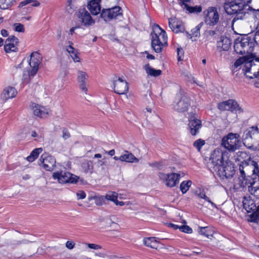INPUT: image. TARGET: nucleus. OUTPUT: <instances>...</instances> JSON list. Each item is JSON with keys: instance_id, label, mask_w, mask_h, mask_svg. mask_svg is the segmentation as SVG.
Wrapping results in <instances>:
<instances>
[{"instance_id": "37", "label": "nucleus", "mask_w": 259, "mask_h": 259, "mask_svg": "<svg viewBox=\"0 0 259 259\" xmlns=\"http://www.w3.org/2000/svg\"><path fill=\"white\" fill-rule=\"evenodd\" d=\"M251 60L253 62L252 63V71H253V75L257 74L259 72V57H256L253 54L251 55Z\"/></svg>"}, {"instance_id": "33", "label": "nucleus", "mask_w": 259, "mask_h": 259, "mask_svg": "<svg viewBox=\"0 0 259 259\" xmlns=\"http://www.w3.org/2000/svg\"><path fill=\"white\" fill-rule=\"evenodd\" d=\"M40 5L39 2L36 0H25L20 3L18 8H21L27 6L26 9L31 8V7H38Z\"/></svg>"}, {"instance_id": "64", "label": "nucleus", "mask_w": 259, "mask_h": 259, "mask_svg": "<svg viewBox=\"0 0 259 259\" xmlns=\"http://www.w3.org/2000/svg\"><path fill=\"white\" fill-rule=\"evenodd\" d=\"M1 34L4 37H7L8 36L9 33L7 30H6V29H2L1 30Z\"/></svg>"}, {"instance_id": "14", "label": "nucleus", "mask_w": 259, "mask_h": 259, "mask_svg": "<svg viewBox=\"0 0 259 259\" xmlns=\"http://www.w3.org/2000/svg\"><path fill=\"white\" fill-rule=\"evenodd\" d=\"M114 91L119 95L126 94L128 91V84L123 77H115L113 80Z\"/></svg>"}, {"instance_id": "35", "label": "nucleus", "mask_w": 259, "mask_h": 259, "mask_svg": "<svg viewBox=\"0 0 259 259\" xmlns=\"http://www.w3.org/2000/svg\"><path fill=\"white\" fill-rule=\"evenodd\" d=\"M81 167L85 173L92 174L94 166L91 161L85 160L81 163Z\"/></svg>"}, {"instance_id": "7", "label": "nucleus", "mask_w": 259, "mask_h": 259, "mask_svg": "<svg viewBox=\"0 0 259 259\" xmlns=\"http://www.w3.org/2000/svg\"><path fill=\"white\" fill-rule=\"evenodd\" d=\"M239 165L240 174L257 176L258 163L251 157L246 161H242Z\"/></svg>"}, {"instance_id": "15", "label": "nucleus", "mask_w": 259, "mask_h": 259, "mask_svg": "<svg viewBox=\"0 0 259 259\" xmlns=\"http://www.w3.org/2000/svg\"><path fill=\"white\" fill-rule=\"evenodd\" d=\"M76 16L82 26L88 27L95 23V21L85 8H80L78 10Z\"/></svg>"}, {"instance_id": "19", "label": "nucleus", "mask_w": 259, "mask_h": 259, "mask_svg": "<svg viewBox=\"0 0 259 259\" xmlns=\"http://www.w3.org/2000/svg\"><path fill=\"white\" fill-rule=\"evenodd\" d=\"M202 127L201 121L195 116H191L189 119L188 130L189 133L193 136H196Z\"/></svg>"}, {"instance_id": "11", "label": "nucleus", "mask_w": 259, "mask_h": 259, "mask_svg": "<svg viewBox=\"0 0 259 259\" xmlns=\"http://www.w3.org/2000/svg\"><path fill=\"white\" fill-rule=\"evenodd\" d=\"M54 179H57L60 183L76 184L79 177L67 171L56 172L53 175Z\"/></svg>"}, {"instance_id": "25", "label": "nucleus", "mask_w": 259, "mask_h": 259, "mask_svg": "<svg viewBox=\"0 0 259 259\" xmlns=\"http://www.w3.org/2000/svg\"><path fill=\"white\" fill-rule=\"evenodd\" d=\"M101 0H90L88 2L87 8L93 15H97L101 14Z\"/></svg>"}, {"instance_id": "54", "label": "nucleus", "mask_w": 259, "mask_h": 259, "mask_svg": "<svg viewBox=\"0 0 259 259\" xmlns=\"http://www.w3.org/2000/svg\"><path fill=\"white\" fill-rule=\"evenodd\" d=\"M62 133H63L62 138L64 140H67L70 137V134L67 128H63L62 130Z\"/></svg>"}, {"instance_id": "28", "label": "nucleus", "mask_w": 259, "mask_h": 259, "mask_svg": "<svg viewBox=\"0 0 259 259\" xmlns=\"http://www.w3.org/2000/svg\"><path fill=\"white\" fill-rule=\"evenodd\" d=\"M32 109L34 115L40 118H45L49 114L48 109L38 104H34L32 106Z\"/></svg>"}, {"instance_id": "58", "label": "nucleus", "mask_w": 259, "mask_h": 259, "mask_svg": "<svg viewBox=\"0 0 259 259\" xmlns=\"http://www.w3.org/2000/svg\"><path fill=\"white\" fill-rule=\"evenodd\" d=\"M203 199L205 200L206 201L208 202V203H209L211 205V206L213 207V208H217V205L214 203L213 202H212L210 200V199L206 196L205 195Z\"/></svg>"}, {"instance_id": "38", "label": "nucleus", "mask_w": 259, "mask_h": 259, "mask_svg": "<svg viewBox=\"0 0 259 259\" xmlns=\"http://www.w3.org/2000/svg\"><path fill=\"white\" fill-rule=\"evenodd\" d=\"M234 157L236 161H240V163H241L242 161H246V159H249L250 157L247 152L242 151H239L236 153Z\"/></svg>"}, {"instance_id": "23", "label": "nucleus", "mask_w": 259, "mask_h": 259, "mask_svg": "<svg viewBox=\"0 0 259 259\" xmlns=\"http://www.w3.org/2000/svg\"><path fill=\"white\" fill-rule=\"evenodd\" d=\"M173 105L176 111L179 112L186 111L190 105L189 99L185 96H183L180 98H179L178 101H175Z\"/></svg>"}, {"instance_id": "4", "label": "nucleus", "mask_w": 259, "mask_h": 259, "mask_svg": "<svg viewBox=\"0 0 259 259\" xmlns=\"http://www.w3.org/2000/svg\"><path fill=\"white\" fill-rule=\"evenodd\" d=\"M243 142L244 145L248 144L249 148L259 150V123L248 127L243 134Z\"/></svg>"}, {"instance_id": "39", "label": "nucleus", "mask_w": 259, "mask_h": 259, "mask_svg": "<svg viewBox=\"0 0 259 259\" xmlns=\"http://www.w3.org/2000/svg\"><path fill=\"white\" fill-rule=\"evenodd\" d=\"M146 73L152 76L157 77L161 74V71L159 69H155L151 66H147L145 67Z\"/></svg>"}, {"instance_id": "48", "label": "nucleus", "mask_w": 259, "mask_h": 259, "mask_svg": "<svg viewBox=\"0 0 259 259\" xmlns=\"http://www.w3.org/2000/svg\"><path fill=\"white\" fill-rule=\"evenodd\" d=\"M205 141L199 139L195 141L193 143V146L195 147L198 151H200L202 147L205 144Z\"/></svg>"}, {"instance_id": "16", "label": "nucleus", "mask_w": 259, "mask_h": 259, "mask_svg": "<svg viewBox=\"0 0 259 259\" xmlns=\"http://www.w3.org/2000/svg\"><path fill=\"white\" fill-rule=\"evenodd\" d=\"M159 179L163 181L165 185L168 187H174L179 182L180 174L172 172L166 174L163 172H159L158 174Z\"/></svg>"}, {"instance_id": "36", "label": "nucleus", "mask_w": 259, "mask_h": 259, "mask_svg": "<svg viewBox=\"0 0 259 259\" xmlns=\"http://www.w3.org/2000/svg\"><path fill=\"white\" fill-rule=\"evenodd\" d=\"M42 151V148H41L34 149L31 151L30 155L27 157V160L30 162L34 161Z\"/></svg>"}, {"instance_id": "21", "label": "nucleus", "mask_w": 259, "mask_h": 259, "mask_svg": "<svg viewBox=\"0 0 259 259\" xmlns=\"http://www.w3.org/2000/svg\"><path fill=\"white\" fill-rule=\"evenodd\" d=\"M89 75L88 73L83 71L78 70L77 72V81L79 89L85 94L88 92V80Z\"/></svg>"}, {"instance_id": "49", "label": "nucleus", "mask_w": 259, "mask_h": 259, "mask_svg": "<svg viewBox=\"0 0 259 259\" xmlns=\"http://www.w3.org/2000/svg\"><path fill=\"white\" fill-rule=\"evenodd\" d=\"M13 29L18 32H24L25 31L24 26L21 23H14L13 25Z\"/></svg>"}, {"instance_id": "20", "label": "nucleus", "mask_w": 259, "mask_h": 259, "mask_svg": "<svg viewBox=\"0 0 259 259\" xmlns=\"http://www.w3.org/2000/svg\"><path fill=\"white\" fill-rule=\"evenodd\" d=\"M238 180L240 187L245 190H248L257 181L256 177L243 174H240Z\"/></svg>"}, {"instance_id": "10", "label": "nucleus", "mask_w": 259, "mask_h": 259, "mask_svg": "<svg viewBox=\"0 0 259 259\" xmlns=\"http://www.w3.org/2000/svg\"><path fill=\"white\" fill-rule=\"evenodd\" d=\"M100 17L105 21H110L112 19H117L122 17V11L119 6L109 9H104L101 11Z\"/></svg>"}, {"instance_id": "62", "label": "nucleus", "mask_w": 259, "mask_h": 259, "mask_svg": "<svg viewBox=\"0 0 259 259\" xmlns=\"http://www.w3.org/2000/svg\"><path fill=\"white\" fill-rule=\"evenodd\" d=\"M231 3H234V4H237V5H239L241 6H243L244 7V4H245V2H244L243 0H233Z\"/></svg>"}, {"instance_id": "13", "label": "nucleus", "mask_w": 259, "mask_h": 259, "mask_svg": "<svg viewBox=\"0 0 259 259\" xmlns=\"http://www.w3.org/2000/svg\"><path fill=\"white\" fill-rule=\"evenodd\" d=\"M217 106L221 111H235L237 113L243 112L242 109L238 103L233 99H229L227 101L220 102L218 104Z\"/></svg>"}, {"instance_id": "31", "label": "nucleus", "mask_w": 259, "mask_h": 259, "mask_svg": "<svg viewBox=\"0 0 259 259\" xmlns=\"http://www.w3.org/2000/svg\"><path fill=\"white\" fill-rule=\"evenodd\" d=\"M143 243L147 247L157 249L159 247V242L155 237H147L143 239Z\"/></svg>"}, {"instance_id": "56", "label": "nucleus", "mask_w": 259, "mask_h": 259, "mask_svg": "<svg viewBox=\"0 0 259 259\" xmlns=\"http://www.w3.org/2000/svg\"><path fill=\"white\" fill-rule=\"evenodd\" d=\"M178 60L179 61L182 60L184 56V51L182 48L177 49Z\"/></svg>"}, {"instance_id": "6", "label": "nucleus", "mask_w": 259, "mask_h": 259, "mask_svg": "<svg viewBox=\"0 0 259 259\" xmlns=\"http://www.w3.org/2000/svg\"><path fill=\"white\" fill-rule=\"evenodd\" d=\"M237 134L230 133L222 140L221 145L230 152H234L241 146Z\"/></svg>"}, {"instance_id": "32", "label": "nucleus", "mask_w": 259, "mask_h": 259, "mask_svg": "<svg viewBox=\"0 0 259 259\" xmlns=\"http://www.w3.org/2000/svg\"><path fill=\"white\" fill-rule=\"evenodd\" d=\"M121 156V161L122 162H138L139 159L136 158L132 153L125 151L124 154H122Z\"/></svg>"}, {"instance_id": "8", "label": "nucleus", "mask_w": 259, "mask_h": 259, "mask_svg": "<svg viewBox=\"0 0 259 259\" xmlns=\"http://www.w3.org/2000/svg\"><path fill=\"white\" fill-rule=\"evenodd\" d=\"M220 14L215 7H209L203 11V18L205 24L209 26L216 25L220 21Z\"/></svg>"}, {"instance_id": "45", "label": "nucleus", "mask_w": 259, "mask_h": 259, "mask_svg": "<svg viewBox=\"0 0 259 259\" xmlns=\"http://www.w3.org/2000/svg\"><path fill=\"white\" fill-rule=\"evenodd\" d=\"M77 0H68V5L66 7V10L69 13H72L75 9L77 8L75 2Z\"/></svg>"}, {"instance_id": "53", "label": "nucleus", "mask_w": 259, "mask_h": 259, "mask_svg": "<svg viewBox=\"0 0 259 259\" xmlns=\"http://www.w3.org/2000/svg\"><path fill=\"white\" fill-rule=\"evenodd\" d=\"M249 9L252 12L253 17L257 19H259V8H253L252 7H249Z\"/></svg>"}, {"instance_id": "30", "label": "nucleus", "mask_w": 259, "mask_h": 259, "mask_svg": "<svg viewBox=\"0 0 259 259\" xmlns=\"http://www.w3.org/2000/svg\"><path fill=\"white\" fill-rule=\"evenodd\" d=\"M243 208L247 212H252L253 210L256 209V205L254 201L250 198L244 197L242 201Z\"/></svg>"}, {"instance_id": "60", "label": "nucleus", "mask_w": 259, "mask_h": 259, "mask_svg": "<svg viewBox=\"0 0 259 259\" xmlns=\"http://www.w3.org/2000/svg\"><path fill=\"white\" fill-rule=\"evenodd\" d=\"M247 3H252L253 6L256 8H259V0H247Z\"/></svg>"}, {"instance_id": "2", "label": "nucleus", "mask_w": 259, "mask_h": 259, "mask_svg": "<svg viewBox=\"0 0 259 259\" xmlns=\"http://www.w3.org/2000/svg\"><path fill=\"white\" fill-rule=\"evenodd\" d=\"M254 47V40L251 37L250 34L238 37L234 43V51L239 55H251Z\"/></svg>"}, {"instance_id": "57", "label": "nucleus", "mask_w": 259, "mask_h": 259, "mask_svg": "<svg viewBox=\"0 0 259 259\" xmlns=\"http://www.w3.org/2000/svg\"><path fill=\"white\" fill-rule=\"evenodd\" d=\"M76 195L78 199H82L85 198L86 197V194L83 191H80L77 192Z\"/></svg>"}, {"instance_id": "51", "label": "nucleus", "mask_w": 259, "mask_h": 259, "mask_svg": "<svg viewBox=\"0 0 259 259\" xmlns=\"http://www.w3.org/2000/svg\"><path fill=\"white\" fill-rule=\"evenodd\" d=\"M250 35L254 40V45L255 46L256 44L259 45V27L258 30L255 33H250Z\"/></svg>"}, {"instance_id": "52", "label": "nucleus", "mask_w": 259, "mask_h": 259, "mask_svg": "<svg viewBox=\"0 0 259 259\" xmlns=\"http://www.w3.org/2000/svg\"><path fill=\"white\" fill-rule=\"evenodd\" d=\"M180 230L181 232L186 233L188 234H190V233H192V228L187 225L181 226V227L180 228Z\"/></svg>"}, {"instance_id": "18", "label": "nucleus", "mask_w": 259, "mask_h": 259, "mask_svg": "<svg viewBox=\"0 0 259 259\" xmlns=\"http://www.w3.org/2000/svg\"><path fill=\"white\" fill-rule=\"evenodd\" d=\"M42 57L41 55L37 52L32 53L30 56L29 61V65L31 68L30 72L28 74L30 75L34 76L38 71V66L41 62Z\"/></svg>"}, {"instance_id": "41", "label": "nucleus", "mask_w": 259, "mask_h": 259, "mask_svg": "<svg viewBox=\"0 0 259 259\" xmlns=\"http://www.w3.org/2000/svg\"><path fill=\"white\" fill-rule=\"evenodd\" d=\"M198 232L201 235L209 238L210 236H212L211 231L208 227H199Z\"/></svg>"}, {"instance_id": "44", "label": "nucleus", "mask_w": 259, "mask_h": 259, "mask_svg": "<svg viewBox=\"0 0 259 259\" xmlns=\"http://www.w3.org/2000/svg\"><path fill=\"white\" fill-rule=\"evenodd\" d=\"M184 7L186 9V10L191 13H198L201 12L202 11V8L200 6H196L194 7H192L188 6L187 4H185Z\"/></svg>"}, {"instance_id": "1", "label": "nucleus", "mask_w": 259, "mask_h": 259, "mask_svg": "<svg viewBox=\"0 0 259 259\" xmlns=\"http://www.w3.org/2000/svg\"><path fill=\"white\" fill-rule=\"evenodd\" d=\"M151 46L156 53L161 52L163 47L167 45L166 32L159 25L155 24L151 33Z\"/></svg>"}, {"instance_id": "50", "label": "nucleus", "mask_w": 259, "mask_h": 259, "mask_svg": "<svg viewBox=\"0 0 259 259\" xmlns=\"http://www.w3.org/2000/svg\"><path fill=\"white\" fill-rule=\"evenodd\" d=\"M30 72V70L29 71H24L23 77H22V80L24 83H28L29 81V80L30 79L31 77H33V76L30 75L28 73Z\"/></svg>"}, {"instance_id": "63", "label": "nucleus", "mask_w": 259, "mask_h": 259, "mask_svg": "<svg viewBox=\"0 0 259 259\" xmlns=\"http://www.w3.org/2000/svg\"><path fill=\"white\" fill-rule=\"evenodd\" d=\"M149 165L152 167H157L158 169H161V165L159 162H154L152 163H149Z\"/></svg>"}, {"instance_id": "26", "label": "nucleus", "mask_w": 259, "mask_h": 259, "mask_svg": "<svg viewBox=\"0 0 259 259\" xmlns=\"http://www.w3.org/2000/svg\"><path fill=\"white\" fill-rule=\"evenodd\" d=\"M17 94V92L14 88L8 87L4 89L1 94V98L3 101H6L9 99L14 98Z\"/></svg>"}, {"instance_id": "40", "label": "nucleus", "mask_w": 259, "mask_h": 259, "mask_svg": "<svg viewBox=\"0 0 259 259\" xmlns=\"http://www.w3.org/2000/svg\"><path fill=\"white\" fill-rule=\"evenodd\" d=\"M15 0H0V9L7 10L12 7Z\"/></svg>"}, {"instance_id": "3", "label": "nucleus", "mask_w": 259, "mask_h": 259, "mask_svg": "<svg viewBox=\"0 0 259 259\" xmlns=\"http://www.w3.org/2000/svg\"><path fill=\"white\" fill-rule=\"evenodd\" d=\"M252 62L251 56H243L238 58L232 66L231 69L233 73L241 71V73L245 75L249 78H253L252 71Z\"/></svg>"}, {"instance_id": "42", "label": "nucleus", "mask_w": 259, "mask_h": 259, "mask_svg": "<svg viewBox=\"0 0 259 259\" xmlns=\"http://www.w3.org/2000/svg\"><path fill=\"white\" fill-rule=\"evenodd\" d=\"M191 184L192 182L190 180L182 182L180 186V189L182 193L183 194L186 193L189 189Z\"/></svg>"}, {"instance_id": "59", "label": "nucleus", "mask_w": 259, "mask_h": 259, "mask_svg": "<svg viewBox=\"0 0 259 259\" xmlns=\"http://www.w3.org/2000/svg\"><path fill=\"white\" fill-rule=\"evenodd\" d=\"M251 76H253V78H255L256 80L254 82V85L256 88H259V72L257 73V74H256L255 75H251Z\"/></svg>"}, {"instance_id": "24", "label": "nucleus", "mask_w": 259, "mask_h": 259, "mask_svg": "<svg viewBox=\"0 0 259 259\" xmlns=\"http://www.w3.org/2000/svg\"><path fill=\"white\" fill-rule=\"evenodd\" d=\"M168 25L171 30L175 33L182 32L185 28L182 22L179 21L176 18H170L168 19Z\"/></svg>"}, {"instance_id": "29", "label": "nucleus", "mask_w": 259, "mask_h": 259, "mask_svg": "<svg viewBox=\"0 0 259 259\" xmlns=\"http://www.w3.org/2000/svg\"><path fill=\"white\" fill-rule=\"evenodd\" d=\"M68 44L69 45L68 46H66L67 52L68 53L74 62H79L80 61V59L78 56L77 50L72 46L73 43L71 41H69Z\"/></svg>"}, {"instance_id": "46", "label": "nucleus", "mask_w": 259, "mask_h": 259, "mask_svg": "<svg viewBox=\"0 0 259 259\" xmlns=\"http://www.w3.org/2000/svg\"><path fill=\"white\" fill-rule=\"evenodd\" d=\"M250 219L253 222H257L259 220V205L257 206H256V209L253 210Z\"/></svg>"}, {"instance_id": "5", "label": "nucleus", "mask_w": 259, "mask_h": 259, "mask_svg": "<svg viewBox=\"0 0 259 259\" xmlns=\"http://www.w3.org/2000/svg\"><path fill=\"white\" fill-rule=\"evenodd\" d=\"M227 153L217 148L213 150L210 158V162L208 165L209 170L214 174L216 168L229 160Z\"/></svg>"}, {"instance_id": "9", "label": "nucleus", "mask_w": 259, "mask_h": 259, "mask_svg": "<svg viewBox=\"0 0 259 259\" xmlns=\"http://www.w3.org/2000/svg\"><path fill=\"white\" fill-rule=\"evenodd\" d=\"M235 169L233 164L229 160L226 163L219 166L218 168H216L214 174L218 175L221 179H230L233 177L235 174Z\"/></svg>"}, {"instance_id": "12", "label": "nucleus", "mask_w": 259, "mask_h": 259, "mask_svg": "<svg viewBox=\"0 0 259 259\" xmlns=\"http://www.w3.org/2000/svg\"><path fill=\"white\" fill-rule=\"evenodd\" d=\"M225 11L228 15H236L232 22H234L236 20L242 19L245 14L244 7L239 5L230 3L229 6L225 7Z\"/></svg>"}, {"instance_id": "47", "label": "nucleus", "mask_w": 259, "mask_h": 259, "mask_svg": "<svg viewBox=\"0 0 259 259\" xmlns=\"http://www.w3.org/2000/svg\"><path fill=\"white\" fill-rule=\"evenodd\" d=\"M105 198L106 199L112 201L115 203L117 201L118 195L114 192H109L106 195Z\"/></svg>"}, {"instance_id": "43", "label": "nucleus", "mask_w": 259, "mask_h": 259, "mask_svg": "<svg viewBox=\"0 0 259 259\" xmlns=\"http://www.w3.org/2000/svg\"><path fill=\"white\" fill-rule=\"evenodd\" d=\"M203 25V23L201 22L197 25L195 28L192 29L191 31V34H189L190 38H192L193 37H198L200 36V30Z\"/></svg>"}, {"instance_id": "34", "label": "nucleus", "mask_w": 259, "mask_h": 259, "mask_svg": "<svg viewBox=\"0 0 259 259\" xmlns=\"http://www.w3.org/2000/svg\"><path fill=\"white\" fill-rule=\"evenodd\" d=\"M247 191L256 199H259V181L257 180Z\"/></svg>"}, {"instance_id": "55", "label": "nucleus", "mask_w": 259, "mask_h": 259, "mask_svg": "<svg viewBox=\"0 0 259 259\" xmlns=\"http://www.w3.org/2000/svg\"><path fill=\"white\" fill-rule=\"evenodd\" d=\"M89 248L95 250H98L102 248V246L100 245L94 243H87L86 244Z\"/></svg>"}, {"instance_id": "17", "label": "nucleus", "mask_w": 259, "mask_h": 259, "mask_svg": "<svg viewBox=\"0 0 259 259\" xmlns=\"http://www.w3.org/2000/svg\"><path fill=\"white\" fill-rule=\"evenodd\" d=\"M38 163L46 170L51 171L55 166L56 160L53 156L45 153L41 155Z\"/></svg>"}, {"instance_id": "61", "label": "nucleus", "mask_w": 259, "mask_h": 259, "mask_svg": "<svg viewBox=\"0 0 259 259\" xmlns=\"http://www.w3.org/2000/svg\"><path fill=\"white\" fill-rule=\"evenodd\" d=\"M75 243L72 241H67L66 243V246L68 249H73L74 247Z\"/></svg>"}, {"instance_id": "22", "label": "nucleus", "mask_w": 259, "mask_h": 259, "mask_svg": "<svg viewBox=\"0 0 259 259\" xmlns=\"http://www.w3.org/2000/svg\"><path fill=\"white\" fill-rule=\"evenodd\" d=\"M19 39L14 35L10 36L5 41L4 50L7 53L18 51Z\"/></svg>"}, {"instance_id": "27", "label": "nucleus", "mask_w": 259, "mask_h": 259, "mask_svg": "<svg viewBox=\"0 0 259 259\" xmlns=\"http://www.w3.org/2000/svg\"><path fill=\"white\" fill-rule=\"evenodd\" d=\"M231 41L227 37H221L219 41L217 42V49L221 52L228 51L230 48Z\"/></svg>"}]
</instances>
